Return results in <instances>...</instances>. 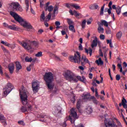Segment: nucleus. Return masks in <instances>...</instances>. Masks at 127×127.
I'll list each match as a JSON object with an SVG mask.
<instances>
[{
    "label": "nucleus",
    "mask_w": 127,
    "mask_h": 127,
    "mask_svg": "<svg viewBox=\"0 0 127 127\" xmlns=\"http://www.w3.org/2000/svg\"><path fill=\"white\" fill-rule=\"evenodd\" d=\"M9 13L14 18L15 20L19 22L23 27H26L28 29H31L32 28V26H31L30 23L26 21V20L22 19L17 13L12 11H10Z\"/></svg>",
    "instance_id": "nucleus-1"
},
{
    "label": "nucleus",
    "mask_w": 127,
    "mask_h": 127,
    "mask_svg": "<svg viewBox=\"0 0 127 127\" xmlns=\"http://www.w3.org/2000/svg\"><path fill=\"white\" fill-rule=\"evenodd\" d=\"M70 116H69L68 117H68H66L64 119V122L63 124V127H67V124H66V122H67L68 120H69L70 121V123H71V124H73V123L74 125L75 124V121H76V119H77V113L76 112V111H75V110H74V108H72L70 110Z\"/></svg>",
    "instance_id": "nucleus-2"
},
{
    "label": "nucleus",
    "mask_w": 127,
    "mask_h": 127,
    "mask_svg": "<svg viewBox=\"0 0 127 127\" xmlns=\"http://www.w3.org/2000/svg\"><path fill=\"white\" fill-rule=\"evenodd\" d=\"M20 97L23 105H27V95H28V91L25 89L24 86H22L19 89Z\"/></svg>",
    "instance_id": "nucleus-3"
},
{
    "label": "nucleus",
    "mask_w": 127,
    "mask_h": 127,
    "mask_svg": "<svg viewBox=\"0 0 127 127\" xmlns=\"http://www.w3.org/2000/svg\"><path fill=\"white\" fill-rule=\"evenodd\" d=\"M20 45H21L26 50H30V49H32V47L31 45L33 44L34 46H37L38 45V43L36 41L31 42L30 41H23L20 42Z\"/></svg>",
    "instance_id": "nucleus-4"
},
{
    "label": "nucleus",
    "mask_w": 127,
    "mask_h": 127,
    "mask_svg": "<svg viewBox=\"0 0 127 127\" xmlns=\"http://www.w3.org/2000/svg\"><path fill=\"white\" fill-rule=\"evenodd\" d=\"M66 80L69 82H74L77 83V76H76L72 71L70 70H67L65 72L64 75Z\"/></svg>",
    "instance_id": "nucleus-5"
},
{
    "label": "nucleus",
    "mask_w": 127,
    "mask_h": 127,
    "mask_svg": "<svg viewBox=\"0 0 127 127\" xmlns=\"http://www.w3.org/2000/svg\"><path fill=\"white\" fill-rule=\"evenodd\" d=\"M69 60L71 62L80 64V63H81V55H80V53L77 52L76 54H75L74 56H71L69 57Z\"/></svg>",
    "instance_id": "nucleus-6"
},
{
    "label": "nucleus",
    "mask_w": 127,
    "mask_h": 127,
    "mask_svg": "<svg viewBox=\"0 0 127 127\" xmlns=\"http://www.w3.org/2000/svg\"><path fill=\"white\" fill-rule=\"evenodd\" d=\"M10 5L12 7L13 10H16V11H22V7H21L20 4L17 2H12L10 3Z\"/></svg>",
    "instance_id": "nucleus-7"
},
{
    "label": "nucleus",
    "mask_w": 127,
    "mask_h": 127,
    "mask_svg": "<svg viewBox=\"0 0 127 127\" xmlns=\"http://www.w3.org/2000/svg\"><path fill=\"white\" fill-rule=\"evenodd\" d=\"M12 90V84L10 83H8L5 88L3 89V94L5 96H7L8 94Z\"/></svg>",
    "instance_id": "nucleus-8"
},
{
    "label": "nucleus",
    "mask_w": 127,
    "mask_h": 127,
    "mask_svg": "<svg viewBox=\"0 0 127 127\" xmlns=\"http://www.w3.org/2000/svg\"><path fill=\"white\" fill-rule=\"evenodd\" d=\"M44 80L46 83L52 81L53 80V74L51 72L46 73L44 76Z\"/></svg>",
    "instance_id": "nucleus-9"
},
{
    "label": "nucleus",
    "mask_w": 127,
    "mask_h": 127,
    "mask_svg": "<svg viewBox=\"0 0 127 127\" xmlns=\"http://www.w3.org/2000/svg\"><path fill=\"white\" fill-rule=\"evenodd\" d=\"M62 108L60 106L55 107V110L54 111V115L56 117H59L61 115Z\"/></svg>",
    "instance_id": "nucleus-10"
},
{
    "label": "nucleus",
    "mask_w": 127,
    "mask_h": 127,
    "mask_svg": "<svg viewBox=\"0 0 127 127\" xmlns=\"http://www.w3.org/2000/svg\"><path fill=\"white\" fill-rule=\"evenodd\" d=\"M32 88L34 93H37L38 92V88H39V83L37 82H33L32 84Z\"/></svg>",
    "instance_id": "nucleus-11"
},
{
    "label": "nucleus",
    "mask_w": 127,
    "mask_h": 127,
    "mask_svg": "<svg viewBox=\"0 0 127 127\" xmlns=\"http://www.w3.org/2000/svg\"><path fill=\"white\" fill-rule=\"evenodd\" d=\"M81 65L84 66L85 64H89L90 62H89V60L87 59V57L85 55H82L81 57Z\"/></svg>",
    "instance_id": "nucleus-12"
},
{
    "label": "nucleus",
    "mask_w": 127,
    "mask_h": 127,
    "mask_svg": "<svg viewBox=\"0 0 127 127\" xmlns=\"http://www.w3.org/2000/svg\"><path fill=\"white\" fill-rule=\"evenodd\" d=\"M0 123H1L4 127L6 126V119H5V117L3 116V115L0 113Z\"/></svg>",
    "instance_id": "nucleus-13"
},
{
    "label": "nucleus",
    "mask_w": 127,
    "mask_h": 127,
    "mask_svg": "<svg viewBox=\"0 0 127 127\" xmlns=\"http://www.w3.org/2000/svg\"><path fill=\"white\" fill-rule=\"evenodd\" d=\"M109 8H105V12H108L109 14L112 13V1H110L108 5Z\"/></svg>",
    "instance_id": "nucleus-14"
},
{
    "label": "nucleus",
    "mask_w": 127,
    "mask_h": 127,
    "mask_svg": "<svg viewBox=\"0 0 127 127\" xmlns=\"http://www.w3.org/2000/svg\"><path fill=\"white\" fill-rule=\"evenodd\" d=\"M46 85L49 90H52L54 88V83L52 82V81L46 82Z\"/></svg>",
    "instance_id": "nucleus-15"
},
{
    "label": "nucleus",
    "mask_w": 127,
    "mask_h": 127,
    "mask_svg": "<svg viewBox=\"0 0 127 127\" xmlns=\"http://www.w3.org/2000/svg\"><path fill=\"white\" fill-rule=\"evenodd\" d=\"M57 14H58V6H55L53 11V13L52 15V17H53V18H54V17H55V16L57 15Z\"/></svg>",
    "instance_id": "nucleus-16"
},
{
    "label": "nucleus",
    "mask_w": 127,
    "mask_h": 127,
    "mask_svg": "<svg viewBox=\"0 0 127 127\" xmlns=\"http://www.w3.org/2000/svg\"><path fill=\"white\" fill-rule=\"evenodd\" d=\"M15 65H16V72H18L21 68H22V66H21V64H20V63L19 62H15Z\"/></svg>",
    "instance_id": "nucleus-17"
},
{
    "label": "nucleus",
    "mask_w": 127,
    "mask_h": 127,
    "mask_svg": "<svg viewBox=\"0 0 127 127\" xmlns=\"http://www.w3.org/2000/svg\"><path fill=\"white\" fill-rule=\"evenodd\" d=\"M98 45V38L95 37V39L93 40L92 42V44L91 45L92 48H94V47H97Z\"/></svg>",
    "instance_id": "nucleus-18"
},
{
    "label": "nucleus",
    "mask_w": 127,
    "mask_h": 127,
    "mask_svg": "<svg viewBox=\"0 0 127 127\" xmlns=\"http://www.w3.org/2000/svg\"><path fill=\"white\" fill-rule=\"evenodd\" d=\"M105 125L106 127H112V122L111 121L105 119L104 121Z\"/></svg>",
    "instance_id": "nucleus-19"
},
{
    "label": "nucleus",
    "mask_w": 127,
    "mask_h": 127,
    "mask_svg": "<svg viewBox=\"0 0 127 127\" xmlns=\"http://www.w3.org/2000/svg\"><path fill=\"white\" fill-rule=\"evenodd\" d=\"M86 112L88 115H90L93 113V109L91 106H88L86 109Z\"/></svg>",
    "instance_id": "nucleus-20"
},
{
    "label": "nucleus",
    "mask_w": 127,
    "mask_h": 127,
    "mask_svg": "<svg viewBox=\"0 0 127 127\" xmlns=\"http://www.w3.org/2000/svg\"><path fill=\"white\" fill-rule=\"evenodd\" d=\"M76 78L77 79V82H78L79 80L81 81V82H83V83H85V82H86V78H85L84 76L81 77L80 76H76Z\"/></svg>",
    "instance_id": "nucleus-21"
},
{
    "label": "nucleus",
    "mask_w": 127,
    "mask_h": 127,
    "mask_svg": "<svg viewBox=\"0 0 127 127\" xmlns=\"http://www.w3.org/2000/svg\"><path fill=\"white\" fill-rule=\"evenodd\" d=\"M40 21H44L45 20V12L43 11L40 17Z\"/></svg>",
    "instance_id": "nucleus-22"
},
{
    "label": "nucleus",
    "mask_w": 127,
    "mask_h": 127,
    "mask_svg": "<svg viewBox=\"0 0 127 127\" xmlns=\"http://www.w3.org/2000/svg\"><path fill=\"white\" fill-rule=\"evenodd\" d=\"M45 10L46 11H47L48 10L49 12L51 13V11H53V5H50V6H47V7H46L45 8Z\"/></svg>",
    "instance_id": "nucleus-23"
},
{
    "label": "nucleus",
    "mask_w": 127,
    "mask_h": 127,
    "mask_svg": "<svg viewBox=\"0 0 127 127\" xmlns=\"http://www.w3.org/2000/svg\"><path fill=\"white\" fill-rule=\"evenodd\" d=\"M116 120H118V119L116 118V117H112V127H118V126H117V124L115 123V122H116Z\"/></svg>",
    "instance_id": "nucleus-24"
},
{
    "label": "nucleus",
    "mask_w": 127,
    "mask_h": 127,
    "mask_svg": "<svg viewBox=\"0 0 127 127\" xmlns=\"http://www.w3.org/2000/svg\"><path fill=\"white\" fill-rule=\"evenodd\" d=\"M8 69L10 74H12L13 73V71L14 70V66L13 64L11 65H9Z\"/></svg>",
    "instance_id": "nucleus-25"
},
{
    "label": "nucleus",
    "mask_w": 127,
    "mask_h": 127,
    "mask_svg": "<svg viewBox=\"0 0 127 127\" xmlns=\"http://www.w3.org/2000/svg\"><path fill=\"white\" fill-rule=\"evenodd\" d=\"M1 44H3V45H5V46H7V47H12V45L10 44L7 42H4L3 41H1Z\"/></svg>",
    "instance_id": "nucleus-26"
},
{
    "label": "nucleus",
    "mask_w": 127,
    "mask_h": 127,
    "mask_svg": "<svg viewBox=\"0 0 127 127\" xmlns=\"http://www.w3.org/2000/svg\"><path fill=\"white\" fill-rule=\"evenodd\" d=\"M101 25H104V26H106V27H108L109 26V23L107 21L105 20H101Z\"/></svg>",
    "instance_id": "nucleus-27"
},
{
    "label": "nucleus",
    "mask_w": 127,
    "mask_h": 127,
    "mask_svg": "<svg viewBox=\"0 0 127 127\" xmlns=\"http://www.w3.org/2000/svg\"><path fill=\"white\" fill-rule=\"evenodd\" d=\"M95 63L98 65H103L104 64V62L102 61V59L101 58H100L98 60H96Z\"/></svg>",
    "instance_id": "nucleus-28"
},
{
    "label": "nucleus",
    "mask_w": 127,
    "mask_h": 127,
    "mask_svg": "<svg viewBox=\"0 0 127 127\" xmlns=\"http://www.w3.org/2000/svg\"><path fill=\"white\" fill-rule=\"evenodd\" d=\"M89 8L90 9H98L99 8V5L97 4H93Z\"/></svg>",
    "instance_id": "nucleus-29"
},
{
    "label": "nucleus",
    "mask_w": 127,
    "mask_h": 127,
    "mask_svg": "<svg viewBox=\"0 0 127 127\" xmlns=\"http://www.w3.org/2000/svg\"><path fill=\"white\" fill-rule=\"evenodd\" d=\"M25 60L26 61V62H31L32 61V62H34L35 61L34 60L32 59V58H30L28 57H26L25 58Z\"/></svg>",
    "instance_id": "nucleus-30"
},
{
    "label": "nucleus",
    "mask_w": 127,
    "mask_h": 127,
    "mask_svg": "<svg viewBox=\"0 0 127 127\" xmlns=\"http://www.w3.org/2000/svg\"><path fill=\"white\" fill-rule=\"evenodd\" d=\"M117 59H118V62L117 66L118 67L119 69H120L121 68H123V66H122V64H121V63H122L121 59H120V58H118Z\"/></svg>",
    "instance_id": "nucleus-31"
},
{
    "label": "nucleus",
    "mask_w": 127,
    "mask_h": 127,
    "mask_svg": "<svg viewBox=\"0 0 127 127\" xmlns=\"http://www.w3.org/2000/svg\"><path fill=\"white\" fill-rule=\"evenodd\" d=\"M116 10V12L118 15H120L121 12H122V8L120 6H118L117 8L115 10Z\"/></svg>",
    "instance_id": "nucleus-32"
},
{
    "label": "nucleus",
    "mask_w": 127,
    "mask_h": 127,
    "mask_svg": "<svg viewBox=\"0 0 127 127\" xmlns=\"http://www.w3.org/2000/svg\"><path fill=\"white\" fill-rule=\"evenodd\" d=\"M98 30L99 33H104V28L102 27L101 25L99 26V27L98 28Z\"/></svg>",
    "instance_id": "nucleus-33"
},
{
    "label": "nucleus",
    "mask_w": 127,
    "mask_h": 127,
    "mask_svg": "<svg viewBox=\"0 0 127 127\" xmlns=\"http://www.w3.org/2000/svg\"><path fill=\"white\" fill-rule=\"evenodd\" d=\"M69 29L70 31H72V32H76V30H75V27L72 25H70L69 26Z\"/></svg>",
    "instance_id": "nucleus-34"
},
{
    "label": "nucleus",
    "mask_w": 127,
    "mask_h": 127,
    "mask_svg": "<svg viewBox=\"0 0 127 127\" xmlns=\"http://www.w3.org/2000/svg\"><path fill=\"white\" fill-rule=\"evenodd\" d=\"M20 111L22 113H25V112H28V110L26 108V107L24 106H22L20 108Z\"/></svg>",
    "instance_id": "nucleus-35"
},
{
    "label": "nucleus",
    "mask_w": 127,
    "mask_h": 127,
    "mask_svg": "<svg viewBox=\"0 0 127 127\" xmlns=\"http://www.w3.org/2000/svg\"><path fill=\"white\" fill-rule=\"evenodd\" d=\"M25 3L26 4V11L28 10V8L29 7V0H25Z\"/></svg>",
    "instance_id": "nucleus-36"
},
{
    "label": "nucleus",
    "mask_w": 127,
    "mask_h": 127,
    "mask_svg": "<svg viewBox=\"0 0 127 127\" xmlns=\"http://www.w3.org/2000/svg\"><path fill=\"white\" fill-rule=\"evenodd\" d=\"M8 28L11 29V30H16V27H15V25H9Z\"/></svg>",
    "instance_id": "nucleus-37"
},
{
    "label": "nucleus",
    "mask_w": 127,
    "mask_h": 127,
    "mask_svg": "<svg viewBox=\"0 0 127 127\" xmlns=\"http://www.w3.org/2000/svg\"><path fill=\"white\" fill-rule=\"evenodd\" d=\"M122 36H123L122 32H118L116 35V37L118 38V39H120V38H122Z\"/></svg>",
    "instance_id": "nucleus-38"
},
{
    "label": "nucleus",
    "mask_w": 127,
    "mask_h": 127,
    "mask_svg": "<svg viewBox=\"0 0 127 127\" xmlns=\"http://www.w3.org/2000/svg\"><path fill=\"white\" fill-rule=\"evenodd\" d=\"M51 19V13L49 12L46 16V21H49Z\"/></svg>",
    "instance_id": "nucleus-39"
},
{
    "label": "nucleus",
    "mask_w": 127,
    "mask_h": 127,
    "mask_svg": "<svg viewBox=\"0 0 127 127\" xmlns=\"http://www.w3.org/2000/svg\"><path fill=\"white\" fill-rule=\"evenodd\" d=\"M90 98V95L88 94H83L82 99L86 100Z\"/></svg>",
    "instance_id": "nucleus-40"
},
{
    "label": "nucleus",
    "mask_w": 127,
    "mask_h": 127,
    "mask_svg": "<svg viewBox=\"0 0 127 127\" xmlns=\"http://www.w3.org/2000/svg\"><path fill=\"white\" fill-rule=\"evenodd\" d=\"M1 48L3 50V52H4L6 54H8V51L4 48V47L2 45L1 46Z\"/></svg>",
    "instance_id": "nucleus-41"
},
{
    "label": "nucleus",
    "mask_w": 127,
    "mask_h": 127,
    "mask_svg": "<svg viewBox=\"0 0 127 127\" xmlns=\"http://www.w3.org/2000/svg\"><path fill=\"white\" fill-rule=\"evenodd\" d=\"M76 107L77 110H79V109L81 108V101L79 100L77 101V103L76 104Z\"/></svg>",
    "instance_id": "nucleus-42"
},
{
    "label": "nucleus",
    "mask_w": 127,
    "mask_h": 127,
    "mask_svg": "<svg viewBox=\"0 0 127 127\" xmlns=\"http://www.w3.org/2000/svg\"><path fill=\"white\" fill-rule=\"evenodd\" d=\"M70 5H71V6H73V7L75 8V9H79V8H80V6L79 5H78V4H73Z\"/></svg>",
    "instance_id": "nucleus-43"
},
{
    "label": "nucleus",
    "mask_w": 127,
    "mask_h": 127,
    "mask_svg": "<svg viewBox=\"0 0 127 127\" xmlns=\"http://www.w3.org/2000/svg\"><path fill=\"white\" fill-rule=\"evenodd\" d=\"M36 57H41L42 56V52H39L35 55Z\"/></svg>",
    "instance_id": "nucleus-44"
},
{
    "label": "nucleus",
    "mask_w": 127,
    "mask_h": 127,
    "mask_svg": "<svg viewBox=\"0 0 127 127\" xmlns=\"http://www.w3.org/2000/svg\"><path fill=\"white\" fill-rule=\"evenodd\" d=\"M85 25H86V20H84L82 21V23L81 24V26H82V28H85Z\"/></svg>",
    "instance_id": "nucleus-45"
},
{
    "label": "nucleus",
    "mask_w": 127,
    "mask_h": 127,
    "mask_svg": "<svg viewBox=\"0 0 127 127\" xmlns=\"http://www.w3.org/2000/svg\"><path fill=\"white\" fill-rule=\"evenodd\" d=\"M107 44H109L111 48H112V40H107Z\"/></svg>",
    "instance_id": "nucleus-46"
},
{
    "label": "nucleus",
    "mask_w": 127,
    "mask_h": 127,
    "mask_svg": "<svg viewBox=\"0 0 127 127\" xmlns=\"http://www.w3.org/2000/svg\"><path fill=\"white\" fill-rule=\"evenodd\" d=\"M116 123H117V125L118 126V127H122V124H121V122L120 121H119V120H116Z\"/></svg>",
    "instance_id": "nucleus-47"
},
{
    "label": "nucleus",
    "mask_w": 127,
    "mask_h": 127,
    "mask_svg": "<svg viewBox=\"0 0 127 127\" xmlns=\"http://www.w3.org/2000/svg\"><path fill=\"white\" fill-rule=\"evenodd\" d=\"M127 100H126V99L125 98H123V99L122 100V106L125 105L126 104H127Z\"/></svg>",
    "instance_id": "nucleus-48"
},
{
    "label": "nucleus",
    "mask_w": 127,
    "mask_h": 127,
    "mask_svg": "<svg viewBox=\"0 0 127 127\" xmlns=\"http://www.w3.org/2000/svg\"><path fill=\"white\" fill-rule=\"evenodd\" d=\"M67 23L70 26V25H71V24H73V22L72 21V20H71V19H67Z\"/></svg>",
    "instance_id": "nucleus-49"
},
{
    "label": "nucleus",
    "mask_w": 127,
    "mask_h": 127,
    "mask_svg": "<svg viewBox=\"0 0 127 127\" xmlns=\"http://www.w3.org/2000/svg\"><path fill=\"white\" fill-rule=\"evenodd\" d=\"M116 79L117 81H120V80L121 79V75L120 74L116 75Z\"/></svg>",
    "instance_id": "nucleus-50"
},
{
    "label": "nucleus",
    "mask_w": 127,
    "mask_h": 127,
    "mask_svg": "<svg viewBox=\"0 0 127 127\" xmlns=\"http://www.w3.org/2000/svg\"><path fill=\"white\" fill-rule=\"evenodd\" d=\"M73 15H75V16H79V15H80V14L79 13H78L77 11H76L75 10H73Z\"/></svg>",
    "instance_id": "nucleus-51"
},
{
    "label": "nucleus",
    "mask_w": 127,
    "mask_h": 127,
    "mask_svg": "<svg viewBox=\"0 0 127 127\" xmlns=\"http://www.w3.org/2000/svg\"><path fill=\"white\" fill-rule=\"evenodd\" d=\"M95 97L99 98V94L98 93V89L95 88Z\"/></svg>",
    "instance_id": "nucleus-52"
},
{
    "label": "nucleus",
    "mask_w": 127,
    "mask_h": 127,
    "mask_svg": "<svg viewBox=\"0 0 127 127\" xmlns=\"http://www.w3.org/2000/svg\"><path fill=\"white\" fill-rule=\"evenodd\" d=\"M100 15H104V7L101 8Z\"/></svg>",
    "instance_id": "nucleus-53"
},
{
    "label": "nucleus",
    "mask_w": 127,
    "mask_h": 127,
    "mask_svg": "<svg viewBox=\"0 0 127 127\" xmlns=\"http://www.w3.org/2000/svg\"><path fill=\"white\" fill-rule=\"evenodd\" d=\"M92 85H93L94 87H97V83L96 82V80H94L92 81Z\"/></svg>",
    "instance_id": "nucleus-54"
},
{
    "label": "nucleus",
    "mask_w": 127,
    "mask_h": 127,
    "mask_svg": "<svg viewBox=\"0 0 127 127\" xmlns=\"http://www.w3.org/2000/svg\"><path fill=\"white\" fill-rule=\"evenodd\" d=\"M92 102L94 103V104H95V105H98V103H99V102L98 101V100H97V99L95 98L93 100H92Z\"/></svg>",
    "instance_id": "nucleus-55"
},
{
    "label": "nucleus",
    "mask_w": 127,
    "mask_h": 127,
    "mask_svg": "<svg viewBox=\"0 0 127 127\" xmlns=\"http://www.w3.org/2000/svg\"><path fill=\"white\" fill-rule=\"evenodd\" d=\"M55 24L56 25V26H60V24H61V23H60V21H56L55 23Z\"/></svg>",
    "instance_id": "nucleus-56"
},
{
    "label": "nucleus",
    "mask_w": 127,
    "mask_h": 127,
    "mask_svg": "<svg viewBox=\"0 0 127 127\" xmlns=\"http://www.w3.org/2000/svg\"><path fill=\"white\" fill-rule=\"evenodd\" d=\"M18 124L19 125H21V126H24V125H25L23 121H18Z\"/></svg>",
    "instance_id": "nucleus-57"
},
{
    "label": "nucleus",
    "mask_w": 127,
    "mask_h": 127,
    "mask_svg": "<svg viewBox=\"0 0 127 127\" xmlns=\"http://www.w3.org/2000/svg\"><path fill=\"white\" fill-rule=\"evenodd\" d=\"M100 38L102 40H104L105 39V35H104L103 34H101L100 36Z\"/></svg>",
    "instance_id": "nucleus-58"
},
{
    "label": "nucleus",
    "mask_w": 127,
    "mask_h": 127,
    "mask_svg": "<svg viewBox=\"0 0 127 127\" xmlns=\"http://www.w3.org/2000/svg\"><path fill=\"white\" fill-rule=\"evenodd\" d=\"M99 54H100V56L101 57H103L104 56V54L103 52H102V50L100 49L99 50Z\"/></svg>",
    "instance_id": "nucleus-59"
},
{
    "label": "nucleus",
    "mask_w": 127,
    "mask_h": 127,
    "mask_svg": "<svg viewBox=\"0 0 127 127\" xmlns=\"http://www.w3.org/2000/svg\"><path fill=\"white\" fill-rule=\"evenodd\" d=\"M31 110H32V106H31V105H30L28 106V109H27L28 112V111H31Z\"/></svg>",
    "instance_id": "nucleus-60"
},
{
    "label": "nucleus",
    "mask_w": 127,
    "mask_h": 127,
    "mask_svg": "<svg viewBox=\"0 0 127 127\" xmlns=\"http://www.w3.org/2000/svg\"><path fill=\"white\" fill-rule=\"evenodd\" d=\"M112 8H113V9H117L118 8V7H117V6H116V5L113 4L112 6Z\"/></svg>",
    "instance_id": "nucleus-61"
},
{
    "label": "nucleus",
    "mask_w": 127,
    "mask_h": 127,
    "mask_svg": "<svg viewBox=\"0 0 127 127\" xmlns=\"http://www.w3.org/2000/svg\"><path fill=\"white\" fill-rule=\"evenodd\" d=\"M79 50H83V47L82 46V44H80L78 47Z\"/></svg>",
    "instance_id": "nucleus-62"
},
{
    "label": "nucleus",
    "mask_w": 127,
    "mask_h": 127,
    "mask_svg": "<svg viewBox=\"0 0 127 127\" xmlns=\"http://www.w3.org/2000/svg\"><path fill=\"white\" fill-rule=\"evenodd\" d=\"M75 127H84V125L82 124H79L78 125L76 126Z\"/></svg>",
    "instance_id": "nucleus-63"
},
{
    "label": "nucleus",
    "mask_w": 127,
    "mask_h": 127,
    "mask_svg": "<svg viewBox=\"0 0 127 127\" xmlns=\"http://www.w3.org/2000/svg\"><path fill=\"white\" fill-rule=\"evenodd\" d=\"M122 15H123V16H125V17H127V11L123 13Z\"/></svg>",
    "instance_id": "nucleus-64"
}]
</instances>
